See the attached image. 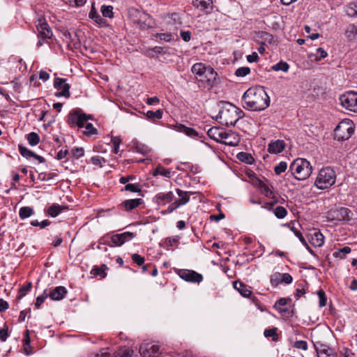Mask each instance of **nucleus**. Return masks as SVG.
I'll list each match as a JSON object with an SVG mask.
<instances>
[{"instance_id": "nucleus-16", "label": "nucleus", "mask_w": 357, "mask_h": 357, "mask_svg": "<svg viewBox=\"0 0 357 357\" xmlns=\"http://www.w3.org/2000/svg\"><path fill=\"white\" fill-rule=\"evenodd\" d=\"M293 281V278L289 273H280L276 272L271 277V282L272 285H278L282 282L285 284H290Z\"/></svg>"}, {"instance_id": "nucleus-15", "label": "nucleus", "mask_w": 357, "mask_h": 357, "mask_svg": "<svg viewBox=\"0 0 357 357\" xmlns=\"http://www.w3.org/2000/svg\"><path fill=\"white\" fill-rule=\"evenodd\" d=\"M139 353L143 357H156L160 353V347L157 344L143 343L139 347Z\"/></svg>"}, {"instance_id": "nucleus-48", "label": "nucleus", "mask_w": 357, "mask_h": 357, "mask_svg": "<svg viewBox=\"0 0 357 357\" xmlns=\"http://www.w3.org/2000/svg\"><path fill=\"white\" fill-rule=\"evenodd\" d=\"M259 187L262 193H264L266 197H271L272 195L273 192L269 188L268 185L264 182L259 181Z\"/></svg>"}, {"instance_id": "nucleus-19", "label": "nucleus", "mask_w": 357, "mask_h": 357, "mask_svg": "<svg viewBox=\"0 0 357 357\" xmlns=\"http://www.w3.org/2000/svg\"><path fill=\"white\" fill-rule=\"evenodd\" d=\"M174 195L172 191L167 192H159L158 193L154 199L156 203L160 205H165L170 203L174 199Z\"/></svg>"}, {"instance_id": "nucleus-50", "label": "nucleus", "mask_w": 357, "mask_h": 357, "mask_svg": "<svg viewBox=\"0 0 357 357\" xmlns=\"http://www.w3.org/2000/svg\"><path fill=\"white\" fill-rule=\"evenodd\" d=\"M180 237L178 236H174L172 237L167 238L165 239V244L167 246H174L178 245L179 243Z\"/></svg>"}, {"instance_id": "nucleus-44", "label": "nucleus", "mask_w": 357, "mask_h": 357, "mask_svg": "<svg viewBox=\"0 0 357 357\" xmlns=\"http://www.w3.org/2000/svg\"><path fill=\"white\" fill-rule=\"evenodd\" d=\"M101 12L102 15L105 17H113V7L112 6H102L101 7Z\"/></svg>"}, {"instance_id": "nucleus-14", "label": "nucleus", "mask_w": 357, "mask_h": 357, "mask_svg": "<svg viewBox=\"0 0 357 357\" xmlns=\"http://www.w3.org/2000/svg\"><path fill=\"white\" fill-rule=\"evenodd\" d=\"M108 349H103L93 357H109ZM133 351L129 347H121L115 351L112 357H132Z\"/></svg>"}, {"instance_id": "nucleus-58", "label": "nucleus", "mask_w": 357, "mask_h": 357, "mask_svg": "<svg viewBox=\"0 0 357 357\" xmlns=\"http://www.w3.org/2000/svg\"><path fill=\"white\" fill-rule=\"evenodd\" d=\"M47 291L45 290L43 294L38 296L36 298V301L35 303V305L37 308H39L40 306L43 303L46 298L48 296V294L46 292Z\"/></svg>"}, {"instance_id": "nucleus-31", "label": "nucleus", "mask_w": 357, "mask_h": 357, "mask_svg": "<svg viewBox=\"0 0 357 357\" xmlns=\"http://www.w3.org/2000/svg\"><path fill=\"white\" fill-rule=\"evenodd\" d=\"M206 67L207 66L202 63H197L192 66V72L195 74L197 81H199V78L202 77V74H203Z\"/></svg>"}, {"instance_id": "nucleus-32", "label": "nucleus", "mask_w": 357, "mask_h": 357, "mask_svg": "<svg viewBox=\"0 0 357 357\" xmlns=\"http://www.w3.org/2000/svg\"><path fill=\"white\" fill-rule=\"evenodd\" d=\"M153 175L154 176H156L158 175H161L165 178H170L171 177V171L169 169H165L162 165H159L154 169V171L153 172Z\"/></svg>"}, {"instance_id": "nucleus-18", "label": "nucleus", "mask_w": 357, "mask_h": 357, "mask_svg": "<svg viewBox=\"0 0 357 357\" xmlns=\"http://www.w3.org/2000/svg\"><path fill=\"white\" fill-rule=\"evenodd\" d=\"M223 137L221 143L231 146H237L240 142L238 135L234 132H227L225 130Z\"/></svg>"}, {"instance_id": "nucleus-57", "label": "nucleus", "mask_w": 357, "mask_h": 357, "mask_svg": "<svg viewBox=\"0 0 357 357\" xmlns=\"http://www.w3.org/2000/svg\"><path fill=\"white\" fill-rule=\"evenodd\" d=\"M291 231L294 232L295 236H296L298 238L299 241L304 246H307V241H305V238L303 237V236L302 235L301 232L299 230H298L295 227H293L291 229Z\"/></svg>"}, {"instance_id": "nucleus-27", "label": "nucleus", "mask_w": 357, "mask_h": 357, "mask_svg": "<svg viewBox=\"0 0 357 357\" xmlns=\"http://www.w3.org/2000/svg\"><path fill=\"white\" fill-rule=\"evenodd\" d=\"M314 346L317 354V357L328 353L331 354L332 351H334V350L330 348L328 345L322 344L320 342H315Z\"/></svg>"}, {"instance_id": "nucleus-1", "label": "nucleus", "mask_w": 357, "mask_h": 357, "mask_svg": "<svg viewBox=\"0 0 357 357\" xmlns=\"http://www.w3.org/2000/svg\"><path fill=\"white\" fill-rule=\"evenodd\" d=\"M244 107L252 111H261L269 106L270 98L264 87L248 89L243 96Z\"/></svg>"}, {"instance_id": "nucleus-23", "label": "nucleus", "mask_w": 357, "mask_h": 357, "mask_svg": "<svg viewBox=\"0 0 357 357\" xmlns=\"http://www.w3.org/2000/svg\"><path fill=\"white\" fill-rule=\"evenodd\" d=\"M67 294V289L63 286H59L52 290L48 296L52 300L59 301L63 299Z\"/></svg>"}, {"instance_id": "nucleus-56", "label": "nucleus", "mask_w": 357, "mask_h": 357, "mask_svg": "<svg viewBox=\"0 0 357 357\" xmlns=\"http://www.w3.org/2000/svg\"><path fill=\"white\" fill-rule=\"evenodd\" d=\"M327 56V52L322 47H318L317 50L315 60L321 61L322 59L326 58Z\"/></svg>"}, {"instance_id": "nucleus-61", "label": "nucleus", "mask_w": 357, "mask_h": 357, "mask_svg": "<svg viewBox=\"0 0 357 357\" xmlns=\"http://www.w3.org/2000/svg\"><path fill=\"white\" fill-rule=\"evenodd\" d=\"M294 347L306 351L307 349V343L304 340H298L294 342Z\"/></svg>"}, {"instance_id": "nucleus-53", "label": "nucleus", "mask_w": 357, "mask_h": 357, "mask_svg": "<svg viewBox=\"0 0 357 357\" xmlns=\"http://www.w3.org/2000/svg\"><path fill=\"white\" fill-rule=\"evenodd\" d=\"M84 134L87 135H92L97 133V130L95 128L91 123H87L85 125Z\"/></svg>"}, {"instance_id": "nucleus-11", "label": "nucleus", "mask_w": 357, "mask_h": 357, "mask_svg": "<svg viewBox=\"0 0 357 357\" xmlns=\"http://www.w3.org/2000/svg\"><path fill=\"white\" fill-rule=\"evenodd\" d=\"M175 273L183 280L199 284L203 280V275L193 270L189 269H174Z\"/></svg>"}, {"instance_id": "nucleus-30", "label": "nucleus", "mask_w": 357, "mask_h": 357, "mask_svg": "<svg viewBox=\"0 0 357 357\" xmlns=\"http://www.w3.org/2000/svg\"><path fill=\"white\" fill-rule=\"evenodd\" d=\"M195 7L201 10H206L213 8V0H192Z\"/></svg>"}, {"instance_id": "nucleus-29", "label": "nucleus", "mask_w": 357, "mask_h": 357, "mask_svg": "<svg viewBox=\"0 0 357 357\" xmlns=\"http://www.w3.org/2000/svg\"><path fill=\"white\" fill-rule=\"evenodd\" d=\"M347 15L350 17H357V1L349 3L344 7Z\"/></svg>"}, {"instance_id": "nucleus-39", "label": "nucleus", "mask_w": 357, "mask_h": 357, "mask_svg": "<svg viewBox=\"0 0 357 357\" xmlns=\"http://www.w3.org/2000/svg\"><path fill=\"white\" fill-rule=\"evenodd\" d=\"M163 112L162 109H158L156 111H148L146 112V117L151 120L160 119L162 117Z\"/></svg>"}, {"instance_id": "nucleus-43", "label": "nucleus", "mask_w": 357, "mask_h": 357, "mask_svg": "<svg viewBox=\"0 0 357 357\" xmlns=\"http://www.w3.org/2000/svg\"><path fill=\"white\" fill-rule=\"evenodd\" d=\"M237 158L240 160H241L243 162H246L248 164H252V162L254 160L253 158L251 156L250 154L247 153H244V152L239 153L237 155Z\"/></svg>"}, {"instance_id": "nucleus-36", "label": "nucleus", "mask_w": 357, "mask_h": 357, "mask_svg": "<svg viewBox=\"0 0 357 357\" xmlns=\"http://www.w3.org/2000/svg\"><path fill=\"white\" fill-rule=\"evenodd\" d=\"M33 213V209L29 206L22 207L19 211L20 218L22 220L31 216Z\"/></svg>"}, {"instance_id": "nucleus-46", "label": "nucleus", "mask_w": 357, "mask_h": 357, "mask_svg": "<svg viewBox=\"0 0 357 357\" xmlns=\"http://www.w3.org/2000/svg\"><path fill=\"white\" fill-rule=\"evenodd\" d=\"M106 268V265H102L100 268L95 267L91 270V273L94 275H100L101 277L105 278L106 275L105 273Z\"/></svg>"}, {"instance_id": "nucleus-63", "label": "nucleus", "mask_w": 357, "mask_h": 357, "mask_svg": "<svg viewBox=\"0 0 357 357\" xmlns=\"http://www.w3.org/2000/svg\"><path fill=\"white\" fill-rule=\"evenodd\" d=\"M318 296L319 298V306L324 307L326 305V298L325 296V293L323 290H320L318 292Z\"/></svg>"}, {"instance_id": "nucleus-35", "label": "nucleus", "mask_w": 357, "mask_h": 357, "mask_svg": "<svg viewBox=\"0 0 357 357\" xmlns=\"http://www.w3.org/2000/svg\"><path fill=\"white\" fill-rule=\"evenodd\" d=\"M271 69L274 71H282L284 73H287L289 70V65L284 61H280L276 64L271 66Z\"/></svg>"}, {"instance_id": "nucleus-8", "label": "nucleus", "mask_w": 357, "mask_h": 357, "mask_svg": "<svg viewBox=\"0 0 357 357\" xmlns=\"http://www.w3.org/2000/svg\"><path fill=\"white\" fill-rule=\"evenodd\" d=\"M339 100L340 105L347 110L357 113V92H345L340 96Z\"/></svg>"}, {"instance_id": "nucleus-51", "label": "nucleus", "mask_w": 357, "mask_h": 357, "mask_svg": "<svg viewBox=\"0 0 357 357\" xmlns=\"http://www.w3.org/2000/svg\"><path fill=\"white\" fill-rule=\"evenodd\" d=\"M112 142L113 144V151L117 154L119 152V146L121 143V139L119 137H114L112 138Z\"/></svg>"}, {"instance_id": "nucleus-22", "label": "nucleus", "mask_w": 357, "mask_h": 357, "mask_svg": "<svg viewBox=\"0 0 357 357\" xmlns=\"http://www.w3.org/2000/svg\"><path fill=\"white\" fill-rule=\"evenodd\" d=\"M225 130L219 127H212L208 129L207 134L210 138L215 141L221 143Z\"/></svg>"}, {"instance_id": "nucleus-26", "label": "nucleus", "mask_w": 357, "mask_h": 357, "mask_svg": "<svg viewBox=\"0 0 357 357\" xmlns=\"http://www.w3.org/2000/svg\"><path fill=\"white\" fill-rule=\"evenodd\" d=\"M177 195L179 197V199L175 200L174 202L177 204V206L180 207L185 204H187L190 200V194L191 192L183 191L181 189H176Z\"/></svg>"}, {"instance_id": "nucleus-62", "label": "nucleus", "mask_w": 357, "mask_h": 357, "mask_svg": "<svg viewBox=\"0 0 357 357\" xmlns=\"http://www.w3.org/2000/svg\"><path fill=\"white\" fill-rule=\"evenodd\" d=\"M132 259L138 266H142L144 263V258L138 254H133L132 255Z\"/></svg>"}, {"instance_id": "nucleus-59", "label": "nucleus", "mask_w": 357, "mask_h": 357, "mask_svg": "<svg viewBox=\"0 0 357 357\" xmlns=\"http://www.w3.org/2000/svg\"><path fill=\"white\" fill-rule=\"evenodd\" d=\"M31 283L29 282L27 285L26 286H22L20 289V291H19V298H21L22 297L26 295V294L31 289Z\"/></svg>"}, {"instance_id": "nucleus-34", "label": "nucleus", "mask_w": 357, "mask_h": 357, "mask_svg": "<svg viewBox=\"0 0 357 357\" xmlns=\"http://www.w3.org/2000/svg\"><path fill=\"white\" fill-rule=\"evenodd\" d=\"M345 36L349 40H354L357 36V26L349 24L345 31Z\"/></svg>"}, {"instance_id": "nucleus-33", "label": "nucleus", "mask_w": 357, "mask_h": 357, "mask_svg": "<svg viewBox=\"0 0 357 357\" xmlns=\"http://www.w3.org/2000/svg\"><path fill=\"white\" fill-rule=\"evenodd\" d=\"M64 208L65 207L63 206H61L57 204H54L48 208L47 212L49 215L54 218L57 216Z\"/></svg>"}, {"instance_id": "nucleus-3", "label": "nucleus", "mask_w": 357, "mask_h": 357, "mask_svg": "<svg viewBox=\"0 0 357 357\" xmlns=\"http://www.w3.org/2000/svg\"><path fill=\"white\" fill-rule=\"evenodd\" d=\"M290 170L296 179L303 181L311 175L312 167L306 159L297 158L291 164Z\"/></svg>"}, {"instance_id": "nucleus-20", "label": "nucleus", "mask_w": 357, "mask_h": 357, "mask_svg": "<svg viewBox=\"0 0 357 357\" xmlns=\"http://www.w3.org/2000/svg\"><path fill=\"white\" fill-rule=\"evenodd\" d=\"M100 243L103 245H108L109 246H121L122 244L118 234L109 236V234L105 236L100 239Z\"/></svg>"}, {"instance_id": "nucleus-49", "label": "nucleus", "mask_w": 357, "mask_h": 357, "mask_svg": "<svg viewBox=\"0 0 357 357\" xmlns=\"http://www.w3.org/2000/svg\"><path fill=\"white\" fill-rule=\"evenodd\" d=\"M155 38L161 40L169 42L173 40V35L170 33H158L155 35Z\"/></svg>"}, {"instance_id": "nucleus-21", "label": "nucleus", "mask_w": 357, "mask_h": 357, "mask_svg": "<svg viewBox=\"0 0 357 357\" xmlns=\"http://www.w3.org/2000/svg\"><path fill=\"white\" fill-rule=\"evenodd\" d=\"M18 149H19L20 154L23 157L26 158V159H29L30 158H34L37 160H38V162L40 163H43L45 161V160L43 157L36 155L33 151H31V150L28 149L27 148L23 146L22 145H19Z\"/></svg>"}, {"instance_id": "nucleus-7", "label": "nucleus", "mask_w": 357, "mask_h": 357, "mask_svg": "<svg viewBox=\"0 0 357 357\" xmlns=\"http://www.w3.org/2000/svg\"><path fill=\"white\" fill-rule=\"evenodd\" d=\"M352 212L347 208H332L327 212L326 218L329 222H335L349 221L351 219Z\"/></svg>"}, {"instance_id": "nucleus-54", "label": "nucleus", "mask_w": 357, "mask_h": 357, "mask_svg": "<svg viewBox=\"0 0 357 357\" xmlns=\"http://www.w3.org/2000/svg\"><path fill=\"white\" fill-rule=\"evenodd\" d=\"M125 190L132 192H141V188H139V185L138 184L128 183L125 186Z\"/></svg>"}, {"instance_id": "nucleus-5", "label": "nucleus", "mask_w": 357, "mask_h": 357, "mask_svg": "<svg viewBox=\"0 0 357 357\" xmlns=\"http://www.w3.org/2000/svg\"><path fill=\"white\" fill-rule=\"evenodd\" d=\"M128 15L132 23L137 24L140 29L146 30L152 26L151 17L139 9L129 8Z\"/></svg>"}, {"instance_id": "nucleus-38", "label": "nucleus", "mask_w": 357, "mask_h": 357, "mask_svg": "<svg viewBox=\"0 0 357 357\" xmlns=\"http://www.w3.org/2000/svg\"><path fill=\"white\" fill-rule=\"evenodd\" d=\"M120 238L121 244H124L126 242L130 241L136 236V234L132 232L126 231L123 233L118 234Z\"/></svg>"}, {"instance_id": "nucleus-40", "label": "nucleus", "mask_w": 357, "mask_h": 357, "mask_svg": "<svg viewBox=\"0 0 357 357\" xmlns=\"http://www.w3.org/2000/svg\"><path fill=\"white\" fill-rule=\"evenodd\" d=\"M89 16L98 24H102L105 22V20L93 8H92L90 10Z\"/></svg>"}, {"instance_id": "nucleus-9", "label": "nucleus", "mask_w": 357, "mask_h": 357, "mask_svg": "<svg viewBox=\"0 0 357 357\" xmlns=\"http://www.w3.org/2000/svg\"><path fill=\"white\" fill-rule=\"evenodd\" d=\"M354 132L351 122L343 121L335 129V137L338 141L348 139Z\"/></svg>"}, {"instance_id": "nucleus-64", "label": "nucleus", "mask_w": 357, "mask_h": 357, "mask_svg": "<svg viewBox=\"0 0 357 357\" xmlns=\"http://www.w3.org/2000/svg\"><path fill=\"white\" fill-rule=\"evenodd\" d=\"M84 149L83 148H75L72 150L73 155L78 159L84 155Z\"/></svg>"}, {"instance_id": "nucleus-52", "label": "nucleus", "mask_w": 357, "mask_h": 357, "mask_svg": "<svg viewBox=\"0 0 357 357\" xmlns=\"http://www.w3.org/2000/svg\"><path fill=\"white\" fill-rule=\"evenodd\" d=\"M250 69L249 67H241L236 69L235 72V75L237 77H245L247 75L250 74Z\"/></svg>"}, {"instance_id": "nucleus-41", "label": "nucleus", "mask_w": 357, "mask_h": 357, "mask_svg": "<svg viewBox=\"0 0 357 357\" xmlns=\"http://www.w3.org/2000/svg\"><path fill=\"white\" fill-rule=\"evenodd\" d=\"M278 328H273L271 329H266L264 332V335L266 337H271L273 341H276L278 338L277 333Z\"/></svg>"}, {"instance_id": "nucleus-55", "label": "nucleus", "mask_w": 357, "mask_h": 357, "mask_svg": "<svg viewBox=\"0 0 357 357\" xmlns=\"http://www.w3.org/2000/svg\"><path fill=\"white\" fill-rule=\"evenodd\" d=\"M66 4L70 6H83L86 0H63Z\"/></svg>"}, {"instance_id": "nucleus-25", "label": "nucleus", "mask_w": 357, "mask_h": 357, "mask_svg": "<svg viewBox=\"0 0 357 357\" xmlns=\"http://www.w3.org/2000/svg\"><path fill=\"white\" fill-rule=\"evenodd\" d=\"M143 203L142 199H127L121 203V206L128 211H131Z\"/></svg>"}, {"instance_id": "nucleus-12", "label": "nucleus", "mask_w": 357, "mask_h": 357, "mask_svg": "<svg viewBox=\"0 0 357 357\" xmlns=\"http://www.w3.org/2000/svg\"><path fill=\"white\" fill-rule=\"evenodd\" d=\"M54 86L57 90L60 91L56 93V97L63 96L65 98H69L70 96V86L69 84L66 83V79L63 78L56 77L54 82Z\"/></svg>"}, {"instance_id": "nucleus-6", "label": "nucleus", "mask_w": 357, "mask_h": 357, "mask_svg": "<svg viewBox=\"0 0 357 357\" xmlns=\"http://www.w3.org/2000/svg\"><path fill=\"white\" fill-rule=\"evenodd\" d=\"M35 26L38 32L39 40L37 43V47L43 45V43L50 39L53 36L52 31L43 17H40L35 22Z\"/></svg>"}, {"instance_id": "nucleus-10", "label": "nucleus", "mask_w": 357, "mask_h": 357, "mask_svg": "<svg viewBox=\"0 0 357 357\" xmlns=\"http://www.w3.org/2000/svg\"><path fill=\"white\" fill-rule=\"evenodd\" d=\"M91 119L90 115H86L81 110L75 109L68 115V123L70 127L77 126L79 128H83L87 123V121Z\"/></svg>"}, {"instance_id": "nucleus-37", "label": "nucleus", "mask_w": 357, "mask_h": 357, "mask_svg": "<svg viewBox=\"0 0 357 357\" xmlns=\"http://www.w3.org/2000/svg\"><path fill=\"white\" fill-rule=\"evenodd\" d=\"M351 251V249L350 247L344 246L342 248L334 252L333 255L335 258L344 259L345 257V255L350 253Z\"/></svg>"}, {"instance_id": "nucleus-4", "label": "nucleus", "mask_w": 357, "mask_h": 357, "mask_svg": "<svg viewBox=\"0 0 357 357\" xmlns=\"http://www.w3.org/2000/svg\"><path fill=\"white\" fill-rule=\"evenodd\" d=\"M336 181L335 172L330 167L322 168L315 180L314 185L319 189H326L335 184Z\"/></svg>"}, {"instance_id": "nucleus-42", "label": "nucleus", "mask_w": 357, "mask_h": 357, "mask_svg": "<svg viewBox=\"0 0 357 357\" xmlns=\"http://www.w3.org/2000/svg\"><path fill=\"white\" fill-rule=\"evenodd\" d=\"M27 140L31 146H36L40 141L38 135L36 132H31L27 135Z\"/></svg>"}, {"instance_id": "nucleus-47", "label": "nucleus", "mask_w": 357, "mask_h": 357, "mask_svg": "<svg viewBox=\"0 0 357 357\" xmlns=\"http://www.w3.org/2000/svg\"><path fill=\"white\" fill-rule=\"evenodd\" d=\"M287 168V164L286 162H280L279 164L275 166L274 171L276 174L279 175L282 172H284Z\"/></svg>"}, {"instance_id": "nucleus-45", "label": "nucleus", "mask_w": 357, "mask_h": 357, "mask_svg": "<svg viewBox=\"0 0 357 357\" xmlns=\"http://www.w3.org/2000/svg\"><path fill=\"white\" fill-rule=\"evenodd\" d=\"M274 214L278 218L282 219L287 215V211L283 206H277L274 210Z\"/></svg>"}, {"instance_id": "nucleus-17", "label": "nucleus", "mask_w": 357, "mask_h": 357, "mask_svg": "<svg viewBox=\"0 0 357 357\" xmlns=\"http://www.w3.org/2000/svg\"><path fill=\"white\" fill-rule=\"evenodd\" d=\"M307 237L309 242L314 247H321L324 243V236L317 229H313Z\"/></svg>"}, {"instance_id": "nucleus-60", "label": "nucleus", "mask_w": 357, "mask_h": 357, "mask_svg": "<svg viewBox=\"0 0 357 357\" xmlns=\"http://www.w3.org/2000/svg\"><path fill=\"white\" fill-rule=\"evenodd\" d=\"M50 222L48 220H45L40 222L38 220H32L31 225L33 227H40V228H45V227L50 225Z\"/></svg>"}, {"instance_id": "nucleus-28", "label": "nucleus", "mask_w": 357, "mask_h": 357, "mask_svg": "<svg viewBox=\"0 0 357 357\" xmlns=\"http://www.w3.org/2000/svg\"><path fill=\"white\" fill-rule=\"evenodd\" d=\"M234 287L244 297H249L252 294L250 288L241 282H235Z\"/></svg>"}, {"instance_id": "nucleus-24", "label": "nucleus", "mask_w": 357, "mask_h": 357, "mask_svg": "<svg viewBox=\"0 0 357 357\" xmlns=\"http://www.w3.org/2000/svg\"><path fill=\"white\" fill-rule=\"evenodd\" d=\"M285 147V143L283 140H276L268 144V151L270 153L278 154L281 153Z\"/></svg>"}, {"instance_id": "nucleus-13", "label": "nucleus", "mask_w": 357, "mask_h": 357, "mask_svg": "<svg viewBox=\"0 0 357 357\" xmlns=\"http://www.w3.org/2000/svg\"><path fill=\"white\" fill-rule=\"evenodd\" d=\"M217 76L218 73L213 68L210 66H207L203 74H202V77L199 78V82L204 83L207 86L211 87L215 83Z\"/></svg>"}, {"instance_id": "nucleus-2", "label": "nucleus", "mask_w": 357, "mask_h": 357, "mask_svg": "<svg viewBox=\"0 0 357 357\" xmlns=\"http://www.w3.org/2000/svg\"><path fill=\"white\" fill-rule=\"evenodd\" d=\"M221 105V109L218 112L217 119L227 126H234L242 117V111L229 102H222Z\"/></svg>"}]
</instances>
